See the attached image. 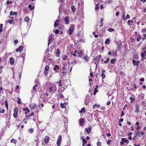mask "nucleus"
<instances>
[{"instance_id": "f257e3e1", "label": "nucleus", "mask_w": 146, "mask_h": 146, "mask_svg": "<svg viewBox=\"0 0 146 146\" xmlns=\"http://www.w3.org/2000/svg\"><path fill=\"white\" fill-rule=\"evenodd\" d=\"M49 92L51 94L53 93L54 92H56V86L54 85H52L49 88Z\"/></svg>"}, {"instance_id": "f03ea898", "label": "nucleus", "mask_w": 146, "mask_h": 146, "mask_svg": "<svg viewBox=\"0 0 146 146\" xmlns=\"http://www.w3.org/2000/svg\"><path fill=\"white\" fill-rule=\"evenodd\" d=\"M75 26L74 25H71L70 28L68 30H69V32L68 34L69 35H71L73 32L74 31L75 29Z\"/></svg>"}, {"instance_id": "7ed1b4c3", "label": "nucleus", "mask_w": 146, "mask_h": 146, "mask_svg": "<svg viewBox=\"0 0 146 146\" xmlns=\"http://www.w3.org/2000/svg\"><path fill=\"white\" fill-rule=\"evenodd\" d=\"M54 39V38L53 37V35L51 34L48 40V45L49 46V44L52 42V41Z\"/></svg>"}, {"instance_id": "20e7f679", "label": "nucleus", "mask_w": 146, "mask_h": 146, "mask_svg": "<svg viewBox=\"0 0 146 146\" xmlns=\"http://www.w3.org/2000/svg\"><path fill=\"white\" fill-rule=\"evenodd\" d=\"M19 110L18 108H15L14 110V113L13 114V116L15 118L17 117L18 115V112Z\"/></svg>"}, {"instance_id": "39448f33", "label": "nucleus", "mask_w": 146, "mask_h": 146, "mask_svg": "<svg viewBox=\"0 0 146 146\" xmlns=\"http://www.w3.org/2000/svg\"><path fill=\"white\" fill-rule=\"evenodd\" d=\"M57 144L58 146H60V144L62 141V137L61 135H60L58 137L57 139Z\"/></svg>"}, {"instance_id": "423d86ee", "label": "nucleus", "mask_w": 146, "mask_h": 146, "mask_svg": "<svg viewBox=\"0 0 146 146\" xmlns=\"http://www.w3.org/2000/svg\"><path fill=\"white\" fill-rule=\"evenodd\" d=\"M140 63V61L138 60L137 61H136L134 59L133 60L132 63L134 66H138L139 63Z\"/></svg>"}, {"instance_id": "0eeeda50", "label": "nucleus", "mask_w": 146, "mask_h": 146, "mask_svg": "<svg viewBox=\"0 0 146 146\" xmlns=\"http://www.w3.org/2000/svg\"><path fill=\"white\" fill-rule=\"evenodd\" d=\"M29 106L31 109L34 110L36 108V105L35 104H30L29 105Z\"/></svg>"}, {"instance_id": "6e6552de", "label": "nucleus", "mask_w": 146, "mask_h": 146, "mask_svg": "<svg viewBox=\"0 0 146 146\" xmlns=\"http://www.w3.org/2000/svg\"><path fill=\"white\" fill-rule=\"evenodd\" d=\"M50 138L48 136H46L44 137V143L47 144Z\"/></svg>"}, {"instance_id": "1a4fd4ad", "label": "nucleus", "mask_w": 146, "mask_h": 146, "mask_svg": "<svg viewBox=\"0 0 146 146\" xmlns=\"http://www.w3.org/2000/svg\"><path fill=\"white\" fill-rule=\"evenodd\" d=\"M106 72V70H105L103 69L102 72V77L103 79H104L106 77V75L105 74V73Z\"/></svg>"}, {"instance_id": "9d476101", "label": "nucleus", "mask_w": 146, "mask_h": 146, "mask_svg": "<svg viewBox=\"0 0 146 146\" xmlns=\"http://www.w3.org/2000/svg\"><path fill=\"white\" fill-rule=\"evenodd\" d=\"M64 21L65 22V24H68L69 23V20L68 19V17H66L64 19Z\"/></svg>"}, {"instance_id": "9b49d317", "label": "nucleus", "mask_w": 146, "mask_h": 146, "mask_svg": "<svg viewBox=\"0 0 146 146\" xmlns=\"http://www.w3.org/2000/svg\"><path fill=\"white\" fill-rule=\"evenodd\" d=\"M23 47L22 46H20L16 50V51L17 52H20L23 49Z\"/></svg>"}, {"instance_id": "f8f14e48", "label": "nucleus", "mask_w": 146, "mask_h": 146, "mask_svg": "<svg viewBox=\"0 0 146 146\" xmlns=\"http://www.w3.org/2000/svg\"><path fill=\"white\" fill-rule=\"evenodd\" d=\"M127 23L128 25H132L133 23V20H129L127 21Z\"/></svg>"}, {"instance_id": "ddd939ff", "label": "nucleus", "mask_w": 146, "mask_h": 146, "mask_svg": "<svg viewBox=\"0 0 146 146\" xmlns=\"http://www.w3.org/2000/svg\"><path fill=\"white\" fill-rule=\"evenodd\" d=\"M37 87V84H35L33 88V90L32 91V93H34L33 92H35L36 90V87Z\"/></svg>"}, {"instance_id": "4468645a", "label": "nucleus", "mask_w": 146, "mask_h": 146, "mask_svg": "<svg viewBox=\"0 0 146 146\" xmlns=\"http://www.w3.org/2000/svg\"><path fill=\"white\" fill-rule=\"evenodd\" d=\"M91 130V127H90L88 128H86L85 129V131L86 132H87V134H89L90 133Z\"/></svg>"}, {"instance_id": "2eb2a0df", "label": "nucleus", "mask_w": 146, "mask_h": 146, "mask_svg": "<svg viewBox=\"0 0 146 146\" xmlns=\"http://www.w3.org/2000/svg\"><path fill=\"white\" fill-rule=\"evenodd\" d=\"M141 55L142 58H143L146 56V51L144 50L143 52H141Z\"/></svg>"}, {"instance_id": "dca6fc26", "label": "nucleus", "mask_w": 146, "mask_h": 146, "mask_svg": "<svg viewBox=\"0 0 146 146\" xmlns=\"http://www.w3.org/2000/svg\"><path fill=\"white\" fill-rule=\"evenodd\" d=\"M56 56L57 57H59L60 56V50L58 48L56 50Z\"/></svg>"}, {"instance_id": "f3484780", "label": "nucleus", "mask_w": 146, "mask_h": 146, "mask_svg": "<svg viewBox=\"0 0 146 146\" xmlns=\"http://www.w3.org/2000/svg\"><path fill=\"white\" fill-rule=\"evenodd\" d=\"M10 63L11 65H13L14 63V59L12 58L11 57L10 59Z\"/></svg>"}, {"instance_id": "a211bd4d", "label": "nucleus", "mask_w": 146, "mask_h": 146, "mask_svg": "<svg viewBox=\"0 0 146 146\" xmlns=\"http://www.w3.org/2000/svg\"><path fill=\"white\" fill-rule=\"evenodd\" d=\"M121 141H123L125 143H129L128 140L125 138H123L121 139Z\"/></svg>"}, {"instance_id": "6ab92c4d", "label": "nucleus", "mask_w": 146, "mask_h": 146, "mask_svg": "<svg viewBox=\"0 0 146 146\" xmlns=\"http://www.w3.org/2000/svg\"><path fill=\"white\" fill-rule=\"evenodd\" d=\"M100 106L99 104H95L93 106V108H100Z\"/></svg>"}, {"instance_id": "aec40b11", "label": "nucleus", "mask_w": 146, "mask_h": 146, "mask_svg": "<svg viewBox=\"0 0 146 146\" xmlns=\"http://www.w3.org/2000/svg\"><path fill=\"white\" fill-rule=\"evenodd\" d=\"M17 14V12H13L12 11H11L10 12V15L11 16H12L13 15H16Z\"/></svg>"}, {"instance_id": "412c9836", "label": "nucleus", "mask_w": 146, "mask_h": 146, "mask_svg": "<svg viewBox=\"0 0 146 146\" xmlns=\"http://www.w3.org/2000/svg\"><path fill=\"white\" fill-rule=\"evenodd\" d=\"M78 63V60H74L71 62V64L73 65H75Z\"/></svg>"}, {"instance_id": "4be33fe9", "label": "nucleus", "mask_w": 146, "mask_h": 146, "mask_svg": "<svg viewBox=\"0 0 146 146\" xmlns=\"http://www.w3.org/2000/svg\"><path fill=\"white\" fill-rule=\"evenodd\" d=\"M90 58L87 55L86 56H85L83 58L84 60L86 61H87L88 60H89Z\"/></svg>"}, {"instance_id": "5701e85b", "label": "nucleus", "mask_w": 146, "mask_h": 146, "mask_svg": "<svg viewBox=\"0 0 146 146\" xmlns=\"http://www.w3.org/2000/svg\"><path fill=\"white\" fill-rule=\"evenodd\" d=\"M59 68V67L58 65H56L54 67L53 69L54 71H56L57 69H58Z\"/></svg>"}, {"instance_id": "b1692460", "label": "nucleus", "mask_w": 146, "mask_h": 146, "mask_svg": "<svg viewBox=\"0 0 146 146\" xmlns=\"http://www.w3.org/2000/svg\"><path fill=\"white\" fill-rule=\"evenodd\" d=\"M84 123V119L82 118L80 120V123L81 124H83Z\"/></svg>"}, {"instance_id": "393cba45", "label": "nucleus", "mask_w": 146, "mask_h": 146, "mask_svg": "<svg viewBox=\"0 0 146 146\" xmlns=\"http://www.w3.org/2000/svg\"><path fill=\"white\" fill-rule=\"evenodd\" d=\"M105 43L106 44H109L110 43V39L109 38L107 39L105 41Z\"/></svg>"}, {"instance_id": "a878e982", "label": "nucleus", "mask_w": 146, "mask_h": 146, "mask_svg": "<svg viewBox=\"0 0 146 146\" xmlns=\"http://www.w3.org/2000/svg\"><path fill=\"white\" fill-rule=\"evenodd\" d=\"M66 103H64L63 104L62 103H60L61 107L62 108H65V107L66 106Z\"/></svg>"}, {"instance_id": "bb28decb", "label": "nucleus", "mask_w": 146, "mask_h": 146, "mask_svg": "<svg viewBox=\"0 0 146 146\" xmlns=\"http://www.w3.org/2000/svg\"><path fill=\"white\" fill-rule=\"evenodd\" d=\"M117 52L116 51H112V54L115 57L117 56Z\"/></svg>"}, {"instance_id": "cd10ccee", "label": "nucleus", "mask_w": 146, "mask_h": 146, "mask_svg": "<svg viewBox=\"0 0 146 146\" xmlns=\"http://www.w3.org/2000/svg\"><path fill=\"white\" fill-rule=\"evenodd\" d=\"M116 60V59L114 58V59H112L110 61V63L112 64H114L115 63V61Z\"/></svg>"}, {"instance_id": "c85d7f7f", "label": "nucleus", "mask_w": 146, "mask_h": 146, "mask_svg": "<svg viewBox=\"0 0 146 146\" xmlns=\"http://www.w3.org/2000/svg\"><path fill=\"white\" fill-rule=\"evenodd\" d=\"M139 106H137L135 107V111L137 113H138L139 111Z\"/></svg>"}, {"instance_id": "c756f323", "label": "nucleus", "mask_w": 146, "mask_h": 146, "mask_svg": "<svg viewBox=\"0 0 146 146\" xmlns=\"http://www.w3.org/2000/svg\"><path fill=\"white\" fill-rule=\"evenodd\" d=\"M24 20L25 22L28 23L29 21V17H25L24 19Z\"/></svg>"}, {"instance_id": "7c9ffc66", "label": "nucleus", "mask_w": 146, "mask_h": 146, "mask_svg": "<svg viewBox=\"0 0 146 146\" xmlns=\"http://www.w3.org/2000/svg\"><path fill=\"white\" fill-rule=\"evenodd\" d=\"M17 99V103L19 104H21V99H20V98H19L18 97Z\"/></svg>"}, {"instance_id": "2f4dec72", "label": "nucleus", "mask_w": 146, "mask_h": 146, "mask_svg": "<svg viewBox=\"0 0 146 146\" xmlns=\"http://www.w3.org/2000/svg\"><path fill=\"white\" fill-rule=\"evenodd\" d=\"M85 108H83L81 109V110L79 112L80 113H81L82 112L85 113Z\"/></svg>"}, {"instance_id": "473e14b6", "label": "nucleus", "mask_w": 146, "mask_h": 146, "mask_svg": "<svg viewBox=\"0 0 146 146\" xmlns=\"http://www.w3.org/2000/svg\"><path fill=\"white\" fill-rule=\"evenodd\" d=\"M11 143H13L14 144H16L17 143V141L15 139H12L11 141Z\"/></svg>"}, {"instance_id": "72a5a7b5", "label": "nucleus", "mask_w": 146, "mask_h": 146, "mask_svg": "<svg viewBox=\"0 0 146 146\" xmlns=\"http://www.w3.org/2000/svg\"><path fill=\"white\" fill-rule=\"evenodd\" d=\"M101 55H100L98 56V57H96V60H97V61H99L101 58Z\"/></svg>"}, {"instance_id": "f704fd0d", "label": "nucleus", "mask_w": 146, "mask_h": 146, "mask_svg": "<svg viewBox=\"0 0 146 146\" xmlns=\"http://www.w3.org/2000/svg\"><path fill=\"white\" fill-rule=\"evenodd\" d=\"M83 54V52L82 51H80L79 52V56L80 57H82V55Z\"/></svg>"}, {"instance_id": "c9c22d12", "label": "nucleus", "mask_w": 146, "mask_h": 146, "mask_svg": "<svg viewBox=\"0 0 146 146\" xmlns=\"http://www.w3.org/2000/svg\"><path fill=\"white\" fill-rule=\"evenodd\" d=\"M71 9L72 10V12L74 13L75 11V7L74 6H72L71 7Z\"/></svg>"}, {"instance_id": "e433bc0d", "label": "nucleus", "mask_w": 146, "mask_h": 146, "mask_svg": "<svg viewBox=\"0 0 146 146\" xmlns=\"http://www.w3.org/2000/svg\"><path fill=\"white\" fill-rule=\"evenodd\" d=\"M95 5H96V6H95V9L96 10L98 9L99 8V7L98 6V4H96L95 3Z\"/></svg>"}, {"instance_id": "4c0bfd02", "label": "nucleus", "mask_w": 146, "mask_h": 146, "mask_svg": "<svg viewBox=\"0 0 146 146\" xmlns=\"http://www.w3.org/2000/svg\"><path fill=\"white\" fill-rule=\"evenodd\" d=\"M108 31H110V32H111L112 31H114V29L112 28H110L108 29Z\"/></svg>"}, {"instance_id": "58836bf2", "label": "nucleus", "mask_w": 146, "mask_h": 146, "mask_svg": "<svg viewBox=\"0 0 146 146\" xmlns=\"http://www.w3.org/2000/svg\"><path fill=\"white\" fill-rule=\"evenodd\" d=\"M110 60V58H107L106 59V60L104 62V63L105 64H107L108 63Z\"/></svg>"}, {"instance_id": "ea45409f", "label": "nucleus", "mask_w": 146, "mask_h": 146, "mask_svg": "<svg viewBox=\"0 0 146 146\" xmlns=\"http://www.w3.org/2000/svg\"><path fill=\"white\" fill-rule=\"evenodd\" d=\"M67 56L64 55L63 56L62 59L63 60H67Z\"/></svg>"}, {"instance_id": "a19ab883", "label": "nucleus", "mask_w": 146, "mask_h": 146, "mask_svg": "<svg viewBox=\"0 0 146 146\" xmlns=\"http://www.w3.org/2000/svg\"><path fill=\"white\" fill-rule=\"evenodd\" d=\"M122 19L123 21H124L125 20V14L124 13H123V14L122 15Z\"/></svg>"}, {"instance_id": "79ce46f5", "label": "nucleus", "mask_w": 146, "mask_h": 146, "mask_svg": "<svg viewBox=\"0 0 146 146\" xmlns=\"http://www.w3.org/2000/svg\"><path fill=\"white\" fill-rule=\"evenodd\" d=\"M49 67L48 66H46L45 68V69L46 71H48L49 70Z\"/></svg>"}, {"instance_id": "37998d69", "label": "nucleus", "mask_w": 146, "mask_h": 146, "mask_svg": "<svg viewBox=\"0 0 146 146\" xmlns=\"http://www.w3.org/2000/svg\"><path fill=\"white\" fill-rule=\"evenodd\" d=\"M57 83H58L59 84V86H62V81L61 80H60L58 82H57Z\"/></svg>"}, {"instance_id": "c03bdc74", "label": "nucleus", "mask_w": 146, "mask_h": 146, "mask_svg": "<svg viewBox=\"0 0 146 146\" xmlns=\"http://www.w3.org/2000/svg\"><path fill=\"white\" fill-rule=\"evenodd\" d=\"M95 33H96L95 32H93L92 34L94 35L95 37L97 38L98 37V35L95 34Z\"/></svg>"}, {"instance_id": "a18cd8bd", "label": "nucleus", "mask_w": 146, "mask_h": 146, "mask_svg": "<svg viewBox=\"0 0 146 146\" xmlns=\"http://www.w3.org/2000/svg\"><path fill=\"white\" fill-rule=\"evenodd\" d=\"M13 21H12L11 20H9L8 21V22L11 24H12L13 23Z\"/></svg>"}, {"instance_id": "49530a36", "label": "nucleus", "mask_w": 146, "mask_h": 146, "mask_svg": "<svg viewBox=\"0 0 146 146\" xmlns=\"http://www.w3.org/2000/svg\"><path fill=\"white\" fill-rule=\"evenodd\" d=\"M5 111V110L4 109H3L2 110L0 109V113H4Z\"/></svg>"}, {"instance_id": "de8ad7c7", "label": "nucleus", "mask_w": 146, "mask_h": 146, "mask_svg": "<svg viewBox=\"0 0 146 146\" xmlns=\"http://www.w3.org/2000/svg\"><path fill=\"white\" fill-rule=\"evenodd\" d=\"M24 110L26 111H27V112H29L30 111V110H28V109L27 108H24L23 109Z\"/></svg>"}, {"instance_id": "09e8293b", "label": "nucleus", "mask_w": 146, "mask_h": 146, "mask_svg": "<svg viewBox=\"0 0 146 146\" xmlns=\"http://www.w3.org/2000/svg\"><path fill=\"white\" fill-rule=\"evenodd\" d=\"M97 145L98 146H101V143L100 142L98 141L97 143Z\"/></svg>"}, {"instance_id": "8fccbe9b", "label": "nucleus", "mask_w": 146, "mask_h": 146, "mask_svg": "<svg viewBox=\"0 0 146 146\" xmlns=\"http://www.w3.org/2000/svg\"><path fill=\"white\" fill-rule=\"evenodd\" d=\"M82 142L83 144H85L87 143V141L85 139H83L82 140Z\"/></svg>"}, {"instance_id": "3c124183", "label": "nucleus", "mask_w": 146, "mask_h": 146, "mask_svg": "<svg viewBox=\"0 0 146 146\" xmlns=\"http://www.w3.org/2000/svg\"><path fill=\"white\" fill-rule=\"evenodd\" d=\"M59 25L58 23H56V22H55V23L54 24V26L55 27H57Z\"/></svg>"}, {"instance_id": "603ef678", "label": "nucleus", "mask_w": 146, "mask_h": 146, "mask_svg": "<svg viewBox=\"0 0 146 146\" xmlns=\"http://www.w3.org/2000/svg\"><path fill=\"white\" fill-rule=\"evenodd\" d=\"M130 18V16L128 15H127L126 16V17H125V19H129Z\"/></svg>"}, {"instance_id": "864d4df0", "label": "nucleus", "mask_w": 146, "mask_h": 146, "mask_svg": "<svg viewBox=\"0 0 146 146\" xmlns=\"http://www.w3.org/2000/svg\"><path fill=\"white\" fill-rule=\"evenodd\" d=\"M29 131L31 133H32L34 131V129L33 128H31L29 129Z\"/></svg>"}, {"instance_id": "5fc2aeb1", "label": "nucleus", "mask_w": 146, "mask_h": 146, "mask_svg": "<svg viewBox=\"0 0 146 146\" xmlns=\"http://www.w3.org/2000/svg\"><path fill=\"white\" fill-rule=\"evenodd\" d=\"M18 42V40H17L15 39L14 41V43L15 44H17Z\"/></svg>"}, {"instance_id": "6e6d98bb", "label": "nucleus", "mask_w": 146, "mask_h": 146, "mask_svg": "<svg viewBox=\"0 0 146 146\" xmlns=\"http://www.w3.org/2000/svg\"><path fill=\"white\" fill-rule=\"evenodd\" d=\"M141 39V37L140 36L139 37V38H137V41H139V39Z\"/></svg>"}, {"instance_id": "4d7b16f0", "label": "nucleus", "mask_w": 146, "mask_h": 146, "mask_svg": "<svg viewBox=\"0 0 146 146\" xmlns=\"http://www.w3.org/2000/svg\"><path fill=\"white\" fill-rule=\"evenodd\" d=\"M130 99L131 100V102L132 103L134 100V98H133L132 97H130Z\"/></svg>"}, {"instance_id": "13d9d810", "label": "nucleus", "mask_w": 146, "mask_h": 146, "mask_svg": "<svg viewBox=\"0 0 146 146\" xmlns=\"http://www.w3.org/2000/svg\"><path fill=\"white\" fill-rule=\"evenodd\" d=\"M60 98H62L64 97V96L62 94H60Z\"/></svg>"}, {"instance_id": "bf43d9fd", "label": "nucleus", "mask_w": 146, "mask_h": 146, "mask_svg": "<svg viewBox=\"0 0 146 146\" xmlns=\"http://www.w3.org/2000/svg\"><path fill=\"white\" fill-rule=\"evenodd\" d=\"M111 142V141L110 140H108V141H107V143L108 145H109Z\"/></svg>"}, {"instance_id": "052dcab7", "label": "nucleus", "mask_w": 146, "mask_h": 146, "mask_svg": "<svg viewBox=\"0 0 146 146\" xmlns=\"http://www.w3.org/2000/svg\"><path fill=\"white\" fill-rule=\"evenodd\" d=\"M124 115V112H123V111H122L121 112V113L120 115V116L121 117H122Z\"/></svg>"}, {"instance_id": "680f3d73", "label": "nucleus", "mask_w": 146, "mask_h": 146, "mask_svg": "<svg viewBox=\"0 0 146 146\" xmlns=\"http://www.w3.org/2000/svg\"><path fill=\"white\" fill-rule=\"evenodd\" d=\"M59 32V31L58 30H56L55 32V33L56 34H58Z\"/></svg>"}, {"instance_id": "e2e57ef3", "label": "nucleus", "mask_w": 146, "mask_h": 146, "mask_svg": "<svg viewBox=\"0 0 146 146\" xmlns=\"http://www.w3.org/2000/svg\"><path fill=\"white\" fill-rule=\"evenodd\" d=\"M28 7L29 8L30 10H32L31 9L32 8V6L31 5H28Z\"/></svg>"}, {"instance_id": "0e129e2a", "label": "nucleus", "mask_w": 146, "mask_h": 146, "mask_svg": "<svg viewBox=\"0 0 146 146\" xmlns=\"http://www.w3.org/2000/svg\"><path fill=\"white\" fill-rule=\"evenodd\" d=\"M106 135H107V136L108 137H110L111 136V134L110 133H106Z\"/></svg>"}, {"instance_id": "69168bd1", "label": "nucleus", "mask_w": 146, "mask_h": 146, "mask_svg": "<svg viewBox=\"0 0 146 146\" xmlns=\"http://www.w3.org/2000/svg\"><path fill=\"white\" fill-rule=\"evenodd\" d=\"M145 79L144 78H142L140 79V80L141 81H144Z\"/></svg>"}, {"instance_id": "338daca9", "label": "nucleus", "mask_w": 146, "mask_h": 146, "mask_svg": "<svg viewBox=\"0 0 146 146\" xmlns=\"http://www.w3.org/2000/svg\"><path fill=\"white\" fill-rule=\"evenodd\" d=\"M79 52L78 51V50H75L74 52L76 54H78Z\"/></svg>"}, {"instance_id": "774afa93", "label": "nucleus", "mask_w": 146, "mask_h": 146, "mask_svg": "<svg viewBox=\"0 0 146 146\" xmlns=\"http://www.w3.org/2000/svg\"><path fill=\"white\" fill-rule=\"evenodd\" d=\"M112 54V52H111L110 51H109L108 52V54L109 55H110Z\"/></svg>"}]
</instances>
